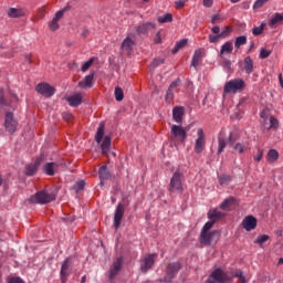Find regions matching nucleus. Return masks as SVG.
<instances>
[{
	"label": "nucleus",
	"instance_id": "obj_1",
	"mask_svg": "<svg viewBox=\"0 0 283 283\" xmlns=\"http://www.w3.org/2000/svg\"><path fill=\"white\" fill-rule=\"evenodd\" d=\"M239 138L240 135H238V133L231 132L228 136L230 147L234 154H247V151H249V143L238 142Z\"/></svg>",
	"mask_w": 283,
	"mask_h": 283
},
{
	"label": "nucleus",
	"instance_id": "obj_2",
	"mask_svg": "<svg viewBox=\"0 0 283 283\" xmlns=\"http://www.w3.org/2000/svg\"><path fill=\"white\" fill-rule=\"evenodd\" d=\"M182 182H185V175L180 172V170L175 171L168 186V190L170 191V193H176V191L178 193H182Z\"/></svg>",
	"mask_w": 283,
	"mask_h": 283
},
{
	"label": "nucleus",
	"instance_id": "obj_3",
	"mask_svg": "<svg viewBox=\"0 0 283 283\" xmlns=\"http://www.w3.org/2000/svg\"><path fill=\"white\" fill-rule=\"evenodd\" d=\"M54 195L45 190H41L30 197V202H33L34 205H48L49 202L54 201Z\"/></svg>",
	"mask_w": 283,
	"mask_h": 283
},
{
	"label": "nucleus",
	"instance_id": "obj_4",
	"mask_svg": "<svg viewBox=\"0 0 283 283\" xmlns=\"http://www.w3.org/2000/svg\"><path fill=\"white\" fill-rule=\"evenodd\" d=\"M170 139L172 143H185L187 140V130L180 125H172L170 128Z\"/></svg>",
	"mask_w": 283,
	"mask_h": 283
},
{
	"label": "nucleus",
	"instance_id": "obj_5",
	"mask_svg": "<svg viewBox=\"0 0 283 283\" xmlns=\"http://www.w3.org/2000/svg\"><path fill=\"white\" fill-rule=\"evenodd\" d=\"M244 80L242 78L231 80L226 83L223 92L224 94H231V92L235 94L237 92H240V90H244Z\"/></svg>",
	"mask_w": 283,
	"mask_h": 283
},
{
	"label": "nucleus",
	"instance_id": "obj_6",
	"mask_svg": "<svg viewBox=\"0 0 283 283\" xmlns=\"http://www.w3.org/2000/svg\"><path fill=\"white\" fill-rule=\"evenodd\" d=\"M206 147H207V135H205V130L202 128H198L193 151L195 154H202Z\"/></svg>",
	"mask_w": 283,
	"mask_h": 283
},
{
	"label": "nucleus",
	"instance_id": "obj_7",
	"mask_svg": "<svg viewBox=\"0 0 283 283\" xmlns=\"http://www.w3.org/2000/svg\"><path fill=\"white\" fill-rule=\"evenodd\" d=\"M61 169H65V161H53V163H46L43 166V172L46 176H54V174H59Z\"/></svg>",
	"mask_w": 283,
	"mask_h": 283
},
{
	"label": "nucleus",
	"instance_id": "obj_8",
	"mask_svg": "<svg viewBox=\"0 0 283 283\" xmlns=\"http://www.w3.org/2000/svg\"><path fill=\"white\" fill-rule=\"evenodd\" d=\"M19 125V122L14 119V114L11 112H7L6 117H4V129L9 134H14L17 132V127Z\"/></svg>",
	"mask_w": 283,
	"mask_h": 283
},
{
	"label": "nucleus",
	"instance_id": "obj_9",
	"mask_svg": "<svg viewBox=\"0 0 283 283\" xmlns=\"http://www.w3.org/2000/svg\"><path fill=\"white\" fill-rule=\"evenodd\" d=\"M178 271H180L179 262L169 263L166 270V276L164 277V282H171V280L178 274Z\"/></svg>",
	"mask_w": 283,
	"mask_h": 283
},
{
	"label": "nucleus",
	"instance_id": "obj_10",
	"mask_svg": "<svg viewBox=\"0 0 283 283\" xmlns=\"http://www.w3.org/2000/svg\"><path fill=\"white\" fill-rule=\"evenodd\" d=\"M35 91L38 94H41L42 96H45L46 98H50L54 96V87L50 85L49 83H40L36 85Z\"/></svg>",
	"mask_w": 283,
	"mask_h": 283
},
{
	"label": "nucleus",
	"instance_id": "obj_11",
	"mask_svg": "<svg viewBox=\"0 0 283 283\" xmlns=\"http://www.w3.org/2000/svg\"><path fill=\"white\" fill-rule=\"evenodd\" d=\"M156 254H147L144 256V259L140 261V271L142 273H147L151 266L156 263Z\"/></svg>",
	"mask_w": 283,
	"mask_h": 283
},
{
	"label": "nucleus",
	"instance_id": "obj_12",
	"mask_svg": "<svg viewBox=\"0 0 283 283\" xmlns=\"http://www.w3.org/2000/svg\"><path fill=\"white\" fill-rule=\"evenodd\" d=\"M123 269V258H117L108 270V280H115Z\"/></svg>",
	"mask_w": 283,
	"mask_h": 283
},
{
	"label": "nucleus",
	"instance_id": "obj_13",
	"mask_svg": "<svg viewBox=\"0 0 283 283\" xmlns=\"http://www.w3.org/2000/svg\"><path fill=\"white\" fill-rule=\"evenodd\" d=\"M223 282H227V274L224 273V271L220 269L214 270L208 279V283H223Z\"/></svg>",
	"mask_w": 283,
	"mask_h": 283
},
{
	"label": "nucleus",
	"instance_id": "obj_14",
	"mask_svg": "<svg viewBox=\"0 0 283 283\" xmlns=\"http://www.w3.org/2000/svg\"><path fill=\"white\" fill-rule=\"evenodd\" d=\"M136 45V41L132 40L129 36L123 40L120 50L123 54H126L127 56H130V54L134 52V46Z\"/></svg>",
	"mask_w": 283,
	"mask_h": 283
},
{
	"label": "nucleus",
	"instance_id": "obj_15",
	"mask_svg": "<svg viewBox=\"0 0 283 283\" xmlns=\"http://www.w3.org/2000/svg\"><path fill=\"white\" fill-rule=\"evenodd\" d=\"M245 231H254L258 228V219L253 216H247L241 222Z\"/></svg>",
	"mask_w": 283,
	"mask_h": 283
},
{
	"label": "nucleus",
	"instance_id": "obj_16",
	"mask_svg": "<svg viewBox=\"0 0 283 283\" xmlns=\"http://www.w3.org/2000/svg\"><path fill=\"white\" fill-rule=\"evenodd\" d=\"M71 266H72V260L71 259H66L62 263L61 271H60L62 283L67 282V276L70 275V273H72Z\"/></svg>",
	"mask_w": 283,
	"mask_h": 283
},
{
	"label": "nucleus",
	"instance_id": "obj_17",
	"mask_svg": "<svg viewBox=\"0 0 283 283\" xmlns=\"http://www.w3.org/2000/svg\"><path fill=\"white\" fill-rule=\"evenodd\" d=\"M231 32H233V28L232 27H224L221 30V34L220 35H212V34H210L208 36V40L210 41V43H219L220 39H227V36H229V34H231Z\"/></svg>",
	"mask_w": 283,
	"mask_h": 283
},
{
	"label": "nucleus",
	"instance_id": "obj_18",
	"mask_svg": "<svg viewBox=\"0 0 283 283\" xmlns=\"http://www.w3.org/2000/svg\"><path fill=\"white\" fill-rule=\"evenodd\" d=\"M41 163H43V157H39L33 164L27 165L24 170L25 176H34L39 167H41Z\"/></svg>",
	"mask_w": 283,
	"mask_h": 283
},
{
	"label": "nucleus",
	"instance_id": "obj_19",
	"mask_svg": "<svg viewBox=\"0 0 283 283\" xmlns=\"http://www.w3.org/2000/svg\"><path fill=\"white\" fill-rule=\"evenodd\" d=\"M67 8H64L55 13L54 18L49 23V28L52 30V32H56V30H59V20L65 14Z\"/></svg>",
	"mask_w": 283,
	"mask_h": 283
},
{
	"label": "nucleus",
	"instance_id": "obj_20",
	"mask_svg": "<svg viewBox=\"0 0 283 283\" xmlns=\"http://www.w3.org/2000/svg\"><path fill=\"white\" fill-rule=\"evenodd\" d=\"M123 216H125V207H123L122 203H118L116 209H115V214H114V227H115V229H118V227H120Z\"/></svg>",
	"mask_w": 283,
	"mask_h": 283
},
{
	"label": "nucleus",
	"instance_id": "obj_21",
	"mask_svg": "<svg viewBox=\"0 0 283 283\" xmlns=\"http://www.w3.org/2000/svg\"><path fill=\"white\" fill-rule=\"evenodd\" d=\"M216 235H219L218 231L201 232L200 234L201 244H206L207 247H209V244H211V241L216 238Z\"/></svg>",
	"mask_w": 283,
	"mask_h": 283
},
{
	"label": "nucleus",
	"instance_id": "obj_22",
	"mask_svg": "<svg viewBox=\"0 0 283 283\" xmlns=\"http://www.w3.org/2000/svg\"><path fill=\"white\" fill-rule=\"evenodd\" d=\"M185 116V108L182 106H176L172 109V119L175 123H178V125L182 124V117Z\"/></svg>",
	"mask_w": 283,
	"mask_h": 283
},
{
	"label": "nucleus",
	"instance_id": "obj_23",
	"mask_svg": "<svg viewBox=\"0 0 283 283\" xmlns=\"http://www.w3.org/2000/svg\"><path fill=\"white\" fill-rule=\"evenodd\" d=\"M156 28V23L153 22H146L136 28V33L139 35L148 34L149 30H154Z\"/></svg>",
	"mask_w": 283,
	"mask_h": 283
},
{
	"label": "nucleus",
	"instance_id": "obj_24",
	"mask_svg": "<svg viewBox=\"0 0 283 283\" xmlns=\"http://www.w3.org/2000/svg\"><path fill=\"white\" fill-rule=\"evenodd\" d=\"M95 73L91 72L88 75H86L83 81L78 82V87L82 90H85L86 87H92V83L94 81Z\"/></svg>",
	"mask_w": 283,
	"mask_h": 283
},
{
	"label": "nucleus",
	"instance_id": "obj_25",
	"mask_svg": "<svg viewBox=\"0 0 283 283\" xmlns=\"http://www.w3.org/2000/svg\"><path fill=\"white\" fill-rule=\"evenodd\" d=\"M66 101L71 107H78V105L83 103V95L81 93H77L67 97Z\"/></svg>",
	"mask_w": 283,
	"mask_h": 283
},
{
	"label": "nucleus",
	"instance_id": "obj_26",
	"mask_svg": "<svg viewBox=\"0 0 283 283\" xmlns=\"http://www.w3.org/2000/svg\"><path fill=\"white\" fill-rule=\"evenodd\" d=\"M227 214L218 209H210L208 212V218L214 222L222 220Z\"/></svg>",
	"mask_w": 283,
	"mask_h": 283
},
{
	"label": "nucleus",
	"instance_id": "obj_27",
	"mask_svg": "<svg viewBox=\"0 0 283 283\" xmlns=\"http://www.w3.org/2000/svg\"><path fill=\"white\" fill-rule=\"evenodd\" d=\"M227 145H229V139L224 138V133H220L218 137V151L217 154L220 156L224 149H227Z\"/></svg>",
	"mask_w": 283,
	"mask_h": 283
},
{
	"label": "nucleus",
	"instance_id": "obj_28",
	"mask_svg": "<svg viewBox=\"0 0 283 283\" xmlns=\"http://www.w3.org/2000/svg\"><path fill=\"white\" fill-rule=\"evenodd\" d=\"M8 17L11 19H20V17H25V10H23V8H10L8 10Z\"/></svg>",
	"mask_w": 283,
	"mask_h": 283
},
{
	"label": "nucleus",
	"instance_id": "obj_29",
	"mask_svg": "<svg viewBox=\"0 0 283 283\" xmlns=\"http://www.w3.org/2000/svg\"><path fill=\"white\" fill-rule=\"evenodd\" d=\"M101 149L104 156H107L108 151L112 149V137L105 136L102 144H101Z\"/></svg>",
	"mask_w": 283,
	"mask_h": 283
},
{
	"label": "nucleus",
	"instance_id": "obj_30",
	"mask_svg": "<svg viewBox=\"0 0 283 283\" xmlns=\"http://www.w3.org/2000/svg\"><path fill=\"white\" fill-rule=\"evenodd\" d=\"M105 136V122H101L95 135V143L101 145L103 143V137Z\"/></svg>",
	"mask_w": 283,
	"mask_h": 283
},
{
	"label": "nucleus",
	"instance_id": "obj_31",
	"mask_svg": "<svg viewBox=\"0 0 283 283\" xmlns=\"http://www.w3.org/2000/svg\"><path fill=\"white\" fill-rule=\"evenodd\" d=\"M231 52H233V43L228 41L223 45H221V50H220L219 56L221 59H223L224 54H231Z\"/></svg>",
	"mask_w": 283,
	"mask_h": 283
},
{
	"label": "nucleus",
	"instance_id": "obj_32",
	"mask_svg": "<svg viewBox=\"0 0 283 283\" xmlns=\"http://www.w3.org/2000/svg\"><path fill=\"white\" fill-rule=\"evenodd\" d=\"M200 61H202V50H196L192 56L191 65L192 67H198L200 65Z\"/></svg>",
	"mask_w": 283,
	"mask_h": 283
},
{
	"label": "nucleus",
	"instance_id": "obj_33",
	"mask_svg": "<svg viewBox=\"0 0 283 283\" xmlns=\"http://www.w3.org/2000/svg\"><path fill=\"white\" fill-rule=\"evenodd\" d=\"M99 180H109L112 178V174L107 170V166H102L98 170Z\"/></svg>",
	"mask_w": 283,
	"mask_h": 283
},
{
	"label": "nucleus",
	"instance_id": "obj_34",
	"mask_svg": "<svg viewBox=\"0 0 283 283\" xmlns=\"http://www.w3.org/2000/svg\"><path fill=\"white\" fill-rule=\"evenodd\" d=\"M243 67L248 74H251L253 72V60L251 59V56L244 59Z\"/></svg>",
	"mask_w": 283,
	"mask_h": 283
},
{
	"label": "nucleus",
	"instance_id": "obj_35",
	"mask_svg": "<svg viewBox=\"0 0 283 283\" xmlns=\"http://www.w3.org/2000/svg\"><path fill=\"white\" fill-rule=\"evenodd\" d=\"M264 129H277V127H280V122L277 120V118L271 116L270 117V126H268L266 124H263Z\"/></svg>",
	"mask_w": 283,
	"mask_h": 283
},
{
	"label": "nucleus",
	"instance_id": "obj_36",
	"mask_svg": "<svg viewBox=\"0 0 283 283\" xmlns=\"http://www.w3.org/2000/svg\"><path fill=\"white\" fill-rule=\"evenodd\" d=\"M283 23V14L282 13H275L274 17L271 19L270 21V25L271 28H273V25H277Z\"/></svg>",
	"mask_w": 283,
	"mask_h": 283
},
{
	"label": "nucleus",
	"instance_id": "obj_37",
	"mask_svg": "<svg viewBox=\"0 0 283 283\" xmlns=\"http://www.w3.org/2000/svg\"><path fill=\"white\" fill-rule=\"evenodd\" d=\"M158 23H171L174 21V15L171 13H166L157 18Z\"/></svg>",
	"mask_w": 283,
	"mask_h": 283
},
{
	"label": "nucleus",
	"instance_id": "obj_38",
	"mask_svg": "<svg viewBox=\"0 0 283 283\" xmlns=\"http://www.w3.org/2000/svg\"><path fill=\"white\" fill-rule=\"evenodd\" d=\"M188 40L187 39H182L179 42L176 43L175 48L172 49L171 53L176 54L178 53L179 50H182V48H185V45H187Z\"/></svg>",
	"mask_w": 283,
	"mask_h": 283
},
{
	"label": "nucleus",
	"instance_id": "obj_39",
	"mask_svg": "<svg viewBox=\"0 0 283 283\" xmlns=\"http://www.w3.org/2000/svg\"><path fill=\"white\" fill-rule=\"evenodd\" d=\"M242 45H247V35H240L235 39L234 48L240 49Z\"/></svg>",
	"mask_w": 283,
	"mask_h": 283
},
{
	"label": "nucleus",
	"instance_id": "obj_40",
	"mask_svg": "<svg viewBox=\"0 0 283 283\" xmlns=\"http://www.w3.org/2000/svg\"><path fill=\"white\" fill-rule=\"evenodd\" d=\"M277 158H280V154L277 153V150L271 149L268 153V160H269V163H275V160H277Z\"/></svg>",
	"mask_w": 283,
	"mask_h": 283
},
{
	"label": "nucleus",
	"instance_id": "obj_41",
	"mask_svg": "<svg viewBox=\"0 0 283 283\" xmlns=\"http://www.w3.org/2000/svg\"><path fill=\"white\" fill-rule=\"evenodd\" d=\"M123 98H125V93L123 92V88H120L119 86L115 87V101H117V103H120Z\"/></svg>",
	"mask_w": 283,
	"mask_h": 283
},
{
	"label": "nucleus",
	"instance_id": "obj_42",
	"mask_svg": "<svg viewBox=\"0 0 283 283\" xmlns=\"http://www.w3.org/2000/svg\"><path fill=\"white\" fill-rule=\"evenodd\" d=\"M233 201H234L233 198L226 199L224 201L221 202L220 209H222L223 211H227V209H229L231 205H233Z\"/></svg>",
	"mask_w": 283,
	"mask_h": 283
},
{
	"label": "nucleus",
	"instance_id": "obj_43",
	"mask_svg": "<svg viewBox=\"0 0 283 283\" xmlns=\"http://www.w3.org/2000/svg\"><path fill=\"white\" fill-rule=\"evenodd\" d=\"M214 224H216V222L212 220L206 222V224L203 226V228L201 230V233H207V232L211 231V229H213Z\"/></svg>",
	"mask_w": 283,
	"mask_h": 283
},
{
	"label": "nucleus",
	"instance_id": "obj_44",
	"mask_svg": "<svg viewBox=\"0 0 283 283\" xmlns=\"http://www.w3.org/2000/svg\"><path fill=\"white\" fill-rule=\"evenodd\" d=\"M229 182H231V176H229V175H220L219 176L220 185H229Z\"/></svg>",
	"mask_w": 283,
	"mask_h": 283
},
{
	"label": "nucleus",
	"instance_id": "obj_45",
	"mask_svg": "<svg viewBox=\"0 0 283 283\" xmlns=\"http://www.w3.org/2000/svg\"><path fill=\"white\" fill-rule=\"evenodd\" d=\"M269 238V234L259 235L254 243L262 247V244H264V242H266Z\"/></svg>",
	"mask_w": 283,
	"mask_h": 283
},
{
	"label": "nucleus",
	"instance_id": "obj_46",
	"mask_svg": "<svg viewBox=\"0 0 283 283\" xmlns=\"http://www.w3.org/2000/svg\"><path fill=\"white\" fill-rule=\"evenodd\" d=\"M262 32H264V24H261L260 27H254L252 29V34L254 36H260V34H262Z\"/></svg>",
	"mask_w": 283,
	"mask_h": 283
},
{
	"label": "nucleus",
	"instance_id": "obj_47",
	"mask_svg": "<svg viewBox=\"0 0 283 283\" xmlns=\"http://www.w3.org/2000/svg\"><path fill=\"white\" fill-rule=\"evenodd\" d=\"M94 63V57H91L88 61L84 62L82 65V72H87L90 67H92Z\"/></svg>",
	"mask_w": 283,
	"mask_h": 283
},
{
	"label": "nucleus",
	"instance_id": "obj_48",
	"mask_svg": "<svg viewBox=\"0 0 283 283\" xmlns=\"http://www.w3.org/2000/svg\"><path fill=\"white\" fill-rule=\"evenodd\" d=\"M165 98H166V103H171L174 101V90L168 88Z\"/></svg>",
	"mask_w": 283,
	"mask_h": 283
},
{
	"label": "nucleus",
	"instance_id": "obj_49",
	"mask_svg": "<svg viewBox=\"0 0 283 283\" xmlns=\"http://www.w3.org/2000/svg\"><path fill=\"white\" fill-rule=\"evenodd\" d=\"M265 3H269V0H256L253 4V9L258 10L262 8V6H264Z\"/></svg>",
	"mask_w": 283,
	"mask_h": 283
},
{
	"label": "nucleus",
	"instance_id": "obj_50",
	"mask_svg": "<svg viewBox=\"0 0 283 283\" xmlns=\"http://www.w3.org/2000/svg\"><path fill=\"white\" fill-rule=\"evenodd\" d=\"M269 56H271V51L266 49H261L260 59H269Z\"/></svg>",
	"mask_w": 283,
	"mask_h": 283
},
{
	"label": "nucleus",
	"instance_id": "obj_51",
	"mask_svg": "<svg viewBox=\"0 0 283 283\" xmlns=\"http://www.w3.org/2000/svg\"><path fill=\"white\" fill-rule=\"evenodd\" d=\"M222 21H224V19H222V17L220 14H214L211 18V23H213V24L222 23Z\"/></svg>",
	"mask_w": 283,
	"mask_h": 283
},
{
	"label": "nucleus",
	"instance_id": "obj_52",
	"mask_svg": "<svg viewBox=\"0 0 283 283\" xmlns=\"http://www.w3.org/2000/svg\"><path fill=\"white\" fill-rule=\"evenodd\" d=\"M154 43L158 44V43H163V34L160 33V31H158L154 38Z\"/></svg>",
	"mask_w": 283,
	"mask_h": 283
},
{
	"label": "nucleus",
	"instance_id": "obj_53",
	"mask_svg": "<svg viewBox=\"0 0 283 283\" xmlns=\"http://www.w3.org/2000/svg\"><path fill=\"white\" fill-rule=\"evenodd\" d=\"M165 63V59H155L151 63L153 67H158V65H163Z\"/></svg>",
	"mask_w": 283,
	"mask_h": 283
},
{
	"label": "nucleus",
	"instance_id": "obj_54",
	"mask_svg": "<svg viewBox=\"0 0 283 283\" xmlns=\"http://www.w3.org/2000/svg\"><path fill=\"white\" fill-rule=\"evenodd\" d=\"M75 187H76L77 191H83V189H85V181L84 180L77 181Z\"/></svg>",
	"mask_w": 283,
	"mask_h": 283
},
{
	"label": "nucleus",
	"instance_id": "obj_55",
	"mask_svg": "<svg viewBox=\"0 0 283 283\" xmlns=\"http://www.w3.org/2000/svg\"><path fill=\"white\" fill-rule=\"evenodd\" d=\"M211 32H212V36H220V34H221V32H220V27L214 25V27L211 29Z\"/></svg>",
	"mask_w": 283,
	"mask_h": 283
},
{
	"label": "nucleus",
	"instance_id": "obj_56",
	"mask_svg": "<svg viewBox=\"0 0 283 283\" xmlns=\"http://www.w3.org/2000/svg\"><path fill=\"white\" fill-rule=\"evenodd\" d=\"M262 156H264V151L262 149H259L255 157H254V160L260 163L262 160Z\"/></svg>",
	"mask_w": 283,
	"mask_h": 283
},
{
	"label": "nucleus",
	"instance_id": "obj_57",
	"mask_svg": "<svg viewBox=\"0 0 283 283\" xmlns=\"http://www.w3.org/2000/svg\"><path fill=\"white\" fill-rule=\"evenodd\" d=\"M9 283H25V282L21 277L15 276V277L9 279Z\"/></svg>",
	"mask_w": 283,
	"mask_h": 283
},
{
	"label": "nucleus",
	"instance_id": "obj_58",
	"mask_svg": "<svg viewBox=\"0 0 283 283\" xmlns=\"http://www.w3.org/2000/svg\"><path fill=\"white\" fill-rule=\"evenodd\" d=\"M81 36H82L83 39H87V36H90V29L83 28V29H82Z\"/></svg>",
	"mask_w": 283,
	"mask_h": 283
},
{
	"label": "nucleus",
	"instance_id": "obj_59",
	"mask_svg": "<svg viewBox=\"0 0 283 283\" xmlns=\"http://www.w3.org/2000/svg\"><path fill=\"white\" fill-rule=\"evenodd\" d=\"M180 85V80L178 78V80H176V81H174L171 84H170V86H169V90H176V87L177 86H179Z\"/></svg>",
	"mask_w": 283,
	"mask_h": 283
},
{
	"label": "nucleus",
	"instance_id": "obj_60",
	"mask_svg": "<svg viewBox=\"0 0 283 283\" xmlns=\"http://www.w3.org/2000/svg\"><path fill=\"white\" fill-rule=\"evenodd\" d=\"M205 8H211L213 6V0H203Z\"/></svg>",
	"mask_w": 283,
	"mask_h": 283
},
{
	"label": "nucleus",
	"instance_id": "obj_61",
	"mask_svg": "<svg viewBox=\"0 0 283 283\" xmlns=\"http://www.w3.org/2000/svg\"><path fill=\"white\" fill-rule=\"evenodd\" d=\"M175 8H185V1L184 0L176 1Z\"/></svg>",
	"mask_w": 283,
	"mask_h": 283
},
{
	"label": "nucleus",
	"instance_id": "obj_62",
	"mask_svg": "<svg viewBox=\"0 0 283 283\" xmlns=\"http://www.w3.org/2000/svg\"><path fill=\"white\" fill-rule=\"evenodd\" d=\"M234 277H244V273L242 272V270H238L235 273H234Z\"/></svg>",
	"mask_w": 283,
	"mask_h": 283
},
{
	"label": "nucleus",
	"instance_id": "obj_63",
	"mask_svg": "<svg viewBox=\"0 0 283 283\" xmlns=\"http://www.w3.org/2000/svg\"><path fill=\"white\" fill-rule=\"evenodd\" d=\"M61 220H62V222H74V218H72V217H64Z\"/></svg>",
	"mask_w": 283,
	"mask_h": 283
},
{
	"label": "nucleus",
	"instance_id": "obj_64",
	"mask_svg": "<svg viewBox=\"0 0 283 283\" xmlns=\"http://www.w3.org/2000/svg\"><path fill=\"white\" fill-rule=\"evenodd\" d=\"M248 282H249V280H247L245 276H241V277L238 280L237 283H248Z\"/></svg>",
	"mask_w": 283,
	"mask_h": 283
}]
</instances>
